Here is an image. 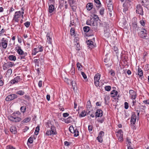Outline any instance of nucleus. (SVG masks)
<instances>
[{
    "label": "nucleus",
    "instance_id": "1",
    "mask_svg": "<svg viewBox=\"0 0 149 149\" xmlns=\"http://www.w3.org/2000/svg\"><path fill=\"white\" fill-rule=\"evenodd\" d=\"M24 8L22 7L21 8V10L16 12L14 15V17L13 20L16 22H18L19 20V19L21 16L22 18L23 17Z\"/></svg>",
    "mask_w": 149,
    "mask_h": 149
},
{
    "label": "nucleus",
    "instance_id": "2",
    "mask_svg": "<svg viewBox=\"0 0 149 149\" xmlns=\"http://www.w3.org/2000/svg\"><path fill=\"white\" fill-rule=\"evenodd\" d=\"M8 118L10 120L14 122H17L20 121L21 120V118L16 117L15 114H12L10 116H8Z\"/></svg>",
    "mask_w": 149,
    "mask_h": 149
},
{
    "label": "nucleus",
    "instance_id": "3",
    "mask_svg": "<svg viewBox=\"0 0 149 149\" xmlns=\"http://www.w3.org/2000/svg\"><path fill=\"white\" fill-rule=\"evenodd\" d=\"M57 134L55 127L54 125H51L50 129L48 130L46 132V134L48 136L51 135H56Z\"/></svg>",
    "mask_w": 149,
    "mask_h": 149
},
{
    "label": "nucleus",
    "instance_id": "4",
    "mask_svg": "<svg viewBox=\"0 0 149 149\" xmlns=\"http://www.w3.org/2000/svg\"><path fill=\"white\" fill-rule=\"evenodd\" d=\"M14 65V63L11 62L4 63L3 65V68L4 70H6L8 68L11 67Z\"/></svg>",
    "mask_w": 149,
    "mask_h": 149
},
{
    "label": "nucleus",
    "instance_id": "5",
    "mask_svg": "<svg viewBox=\"0 0 149 149\" xmlns=\"http://www.w3.org/2000/svg\"><path fill=\"white\" fill-rule=\"evenodd\" d=\"M43 47L41 45H39L37 48H34L32 51V54L35 55L37 53L39 52H41L43 51Z\"/></svg>",
    "mask_w": 149,
    "mask_h": 149
},
{
    "label": "nucleus",
    "instance_id": "6",
    "mask_svg": "<svg viewBox=\"0 0 149 149\" xmlns=\"http://www.w3.org/2000/svg\"><path fill=\"white\" fill-rule=\"evenodd\" d=\"M86 24L87 25L96 26L97 25V22L96 21L94 20V18H91L90 20H88L87 21Z\"/></svg>",
    "mask_w": 149,
    "mask_h": 149
},
{
    "label": "nucleus",
    "instance_id": "7",
    "mask_svg": "<svg viewBox=\"0 0 149 149\" xmlns=\"http://www.w3.org/2000/svg\"><path fill=\"white\" fill-rule=\"evenodd\" d=\"M116 133L117 137L118 138V140L120 141H123V132L122 130H118Z\"/></svg>",
    "mask_w": 149,
    "mask_h": 149
},
{
    "label": "nucleus",
    "instance_id": "8",
    "mask_svg": "<svg viewBox=\"0 0 149 149\" xmlns=\"http://www.w3.org/2000/svg\"><path fill=\"white\" fill-rule=\"evenodd\" d=\"M17 97V95L15 94H12L8 95L6 98L7 101H9L14 99Z\"/></svg>",
    "mask_w": 149,
    "mask_h": 149
},
{
    "label": "nucleus",
    "instance_id": "9",
    "mask_svg": "<svg viewBox=\"0 0 149 149\" xmlns=\"http://www.w3.org/2000/svg\"><path fill=\"white\" fill-rule=\"evenodd\" d=\"M136 13L142 15H143L142 7L140 4L137 5L136 7Z\"/></svg>",
    "mask_w": 149,
    "mask_h": 149
},
{
    "label": "nucleus",
    "instance_id": "10",
    "mask_svg": "<svg viewBox=\"0 0 149 149\" xmlns=\"http://www.w3.org/2000/svg\"><path fill=\"white\" fill-rule=\"evenodd\" d=\"M1 43L4 49H6L8 45V40L7 39H5L3 38L1 39Z\"/></svg>",
    "mask_w": 149,
    "mask_h": 149
},
{
    "label": "nucleus",
    "instance_id": "11",
    "mask_svg": "<svg viewBox=\"0 0 149 149\" xmlns=\"http://www.w3.org/2000/svg\"><path fill=\"white\" fill-rule=\"evenodd\" d=\"M129 93L131 98L133 100H135L136 97V93L134 90H130L129 91Z\"/></svg>",
    "mask_w": 149,
    "mask_h": 149
},
{
    "label": "nucleus",
    "instance_id": "12",
    "mask_svg": "<svg viewBox=\"0 0 149 149\" xmlns=\"http://www.w3.org/2000/svg\"><path fill=\"white\" fill-rule=\"evenodd\" d=\"M104 132L103 131H101L99 133L98 136L97 138V139L100 142L102 143V137L104 136Z\"/></svg>",
    "mask_w": 149,
    "mask_h": 149
},
{
    "label": "nucleus",
    "instance_id": "13",
    "mask_svg": "<svg viewBox=\"0 0 149 149\" xmlns=\"http://www.w3.org/2000/svg\"><path fill=\"white\" fill-rule=\"evenodd\" d=\"M147 31L144 29H143V30L140 32L139 33V36L142 38H145L147 35Z\"/></svg>",
    "mask_w": 149,
    "mask_h": 149
},
{
    "label": "nucleus",
    "instance_id": "14",
    "mask_svg": "<svg viewBox=\"0 0 149 149\" xmlns=\"http://www.w3.org/2000/svg\"><path fill=\"white\" fill-rule=\"evenodd\" d=\"M21 79L20 77L17 76L15 77L12 80L10 81V83L11 84H14L15 83H18L21 80Z\"/></svg>",
    "mask_w": 149,
    "mask_h": 149
},
{
    "label": "nucleus",
    "instance_id": "15",
    "mask_svg": "<svg viewBox=\"0 0 149 149\" xmlns=\"http://www.w3.org/2000/svg\"><path fill=\"white\" fill-rule=\"evenodd\" d=\"M46 37L47 39V42L48 43L50 44L51 46H52V35L51 34L49 33H47L46 36Z\"/></svg>",
    "mask_w": 149,
    "mask_h": 149
},
{
    "label": "nucleus",
    "instance_id": "16",
    "mask_svg": "<svg viewBox=\"0 0 149 149\" xmlns=\"http://www.w3.org/2000/svg\"><path fill=\"white\" fill-rule=\"evenodd\" d=\"M109 3L106 2L107 4V6L108 10L110 11H112L113 10V5H112V1H109Z\"/></svg>",
    "mask_w": 149,
    "mask_h": 149
},
{
    "label": "nucleus",
    "instance_id": "17",
    "mask_svg": "<svg viewBox=\"0 0 149 149\" xmlns=\"http://www.w3.org/2000/svg\"><path fill=\"white\" fill-rule=\"evenodd\" d=\"M136 116L135 114H132L131 119L130 122L132 124H134L136 123Z\"/></svg>",
    "mask_w": 149,
    "mask_h": 149
},
{
    "label": "nucleus",
    "instance_id": "18",
    "mask_svg": "<svg viewBox=\"0 0 149 149\" xmlns=\"http://www.w3.org/2000/svg\"><path fill=\"white\" fill-rule=\"evenodd\" d=\"M10 131L11 132L14 134H16L17 132L16 128L14 126H12L10 127Z\"/></svg>",
    "mask_w": 149,
    "mask_h": 149
},
{
    "label": "nucleus",
    "instance_id": "19",
    "mask_svg": "<svg viewBox=\"0 0 149 149\" xmlns=\"http://www.w3.org/2000/svg\"><path fill=\"white\" fill-rule=\"evenodd\" d=\"M102 115V111L100 110H98L95 112V116L96 117H101Z\"/></svg>",
    "mask_w": 149,
    "mask_h": 149
},
{
    "label": "nucleus",
    "instance_id": "20",
    "mask_svg": "<svg viewBox=\"0 0 149 149\" xmlns=\"http://www.w3.org/2000/svg\"><path fill=\"white\" fill-rule=\"evenodd\" d=\"M118 92L116 90H113L112 91L111 93V97H114L117 96L118 95Z\"/></svg>",
    "mask_w": 149,
    "mask_h": 149
},
{
    "label": "nucleus",
    "instance_id": "21",
    "mask_svg": "<svg viewBox=\"0 0 149 149\" xmlns=\"http://www.w3.org/2000/svg\"><path fill=\"white\" fill-rule=\"evenodd\" d=\"M94 2L95 3V5L98 8H99L101 5L99 0H94Z\"/></svg>",
    "mask_w": 149,
    "mask_h": 149
},
{
    "label": "nucleus",
    "instance_id": "22",
    "mask_svg": "<svg viewBox=\"0 0 149 149\" xmlns=\"http://www.w3.org/2000/svg\"><path fill=\"white\" fill-rule=\"evenodd\" d=\"M93 4L91 3H88L86 5L87 10H90L92 9L93 7Z\"/></svg>",
    "mask_w": 149,
    "mask_h": 149
},
{
    "label": "nucleus",
    "instance_id": "23",
    "mask_svg": "<svg viewBox=\"0 0 149 149\" xmlns=\"http://www.w3.org/2000/svg\"><path fill=\"white\" fill-rule=\"evenodd\" d=\"M16 50L19 55H21L25 53L21 49V47H18V49H16Z\"/></svg>",
    "mask_w": 149,
    "mask_h": 149
},
{
    "label": "nucleus",
    "instance_id": "24",
    "mask_svg": "<svg viewBox=\"0 0 149 149\" xmlns=\"http://www.w3.org/2000/svg\"><path fill=\"white\" fill-rule=\"evenodd\" d=\"M94 38H93V39L92 40H88L87 41V44L89 45H93L94 47H95V46L93 44V42L92 40H93V41H94Z\"/></svg>",
    "mask_w": 149,
    "mask_h": 149
},
{
    "label": "nucleus",
    "instance_id": "25",
    "mask_svg": "<svg viewBox=\"0 0 149 149\" xmlns=\"http://www.w3.org/2000/svg\"><path fill=\"white\" fill-rule=\"evenodd\" d=\"M54 9V6L52 4L50 5L49 7V13H52Z\"/></svg>",
    "mask_w": 149,
    "mask_h": 149
},
{
    "label": "nucleus",
    "instance_id": "26",
    "mask_svg": "<svg viewBox=\"0 0 149 149\" xmlns=\"http://www.w3.org/2000/svg\"><path fill=\"white\" fill-rule=\"evenodd\" d=\"M100 74H96L94 77V81H99L100 78Z\"/></svg>",
    "mask_w": 149,
    "mask_h": 149
},
{
    "label": "nucleus",
    "instance_id": "27",
    "mask_svg": "<svg viewBox=\"0 0 149 149\" xmlns=\"http://www.w3.org/2000/svg\"><path fill=\"white\" fill-rule=\"evenodd\" d=\"M8 58L11 61H15L16 59V56L13 55L9 56Z\"/></svg>",
    "mask_w": 149,
    "mask_h": 149
},
{
    "label": "nucleus",
    "instance_id": "28",
    "mask_svg": "<svg viewBox=\"0 0 149 149\" xmlns=\"http://www.w3.org/2000/svg\"><path fill=\"white\" fill-rule=\"evenodd\" d=\"M138 75L140 77H142L143 75V71L139 67L138 68Z\"/></svg>",
    "mask_w": 149,
    "mask_h": 149
},
{
    "label": "nucleus",
    "instance_id": "29",
    "mask_svg": "<svg viewBox=\"0 0 149 149\" xmlns=\"http://www.w3.org/2000/svg\"><path fill=\"white\" fill-rule=\"evenodd\" d=\"M73 120L71 117L70 116L68 117L65 120V122L67 123H70L72 122Z\"/></svg>",
    "mask_w": 149,
    "mask_h": 149
},
{
    "label": "nucleus",
    "instance_id": "30",
    "mask_svg": "<svg viewBox=\"0 0 149 149\" xmlns=\"http://www.w3.org/2000/svg\"><path fill=\"white\" fill-rule=\"evenodd\" d=\"M12 70L10 68L8 70L6 75L7 76L9 77L11 75V74L12 73Z\"/></svg>",
    "mask_w": 149,
    "mask_h": 149
},
{
    "label": "nucleus",
    "instance_id": "31",
    "mask_svg": "<svg viewBox=\"0 0 149 149\" xmlns=\"http://www.w3.org/2000/svg\"><path fill=\"white\" fill-rule=\"evenodd\" d=\"M31 120V118L30 117H27L25 118L22 122V123H27L29 122Z\"/></svg>",
    "mask_w": 149,
    "mask_h": 149
},
{
    "label": "nucleus",
    "instance_id": "32",
    "mask_svg": "<svg viewBox=\"0 0 149 149\" xmlns=\"http://www.w3.org/2000/svg\"><path fill=\"white\" fill-rule=\"evenodd\" d=\"M86 107L88 110L90 109V108H91V106L90 100H88L87 102Z\"/></svg>",
    "mask_w": 149,
    "mask_h": 149
},
{
    "label": "nucleus",
    "instance_id": "33",
    "mask_svg": "<svg viewBox=\"0 0 149 149\" xmlns=\"http://www.w3.org/2000/svg\"><path fill=\"white\" fill-rule=\"evenodd\" d=\"M86 115V112L84 110L81 112L80 114L79 115V117H83L85 116Z\"/></svg>",
    "mask_w": 149,
    "mask_h": 149
},
{
    "label": "nucleus",
    "instance_id": "34",
    "mask_svg": "<svg viewBox=\"0 0 149 149\" xmlns=\"http://www.w3.org/2000/svg\"><path fill=\"white\" fill-rule=\"evenodd\" d=\"M83 30L85 32H88L90 30V28L88 26H85L83 28Z\"/></svg>",
    "mask_w": 149,
    "mask_h": 149
},
{
    "label": "nucleus",
    "instance_id": "35",
    "mask_svg": "<svg viewBox=\"0 0 149 149\" xmlns=\"http://www.w3.org/2000/svg\"><path fill=\"white\" fill-rule=\"evenodd\" d=\"M16 93L20 95H22L24 94V92L22 91H17Z\"/></svg>",
    "mask_w": 149,
    "mask_h": 149
},
{
    "label": "nucleus",
    "instance_id": "36",
    "mask_svg": "<svg viewBox=\"0 0 149 149\" xmlns=\"http://www.w3.org/2000/svg\"><path fill=\"white\" fill-rule=\"evenodd\" d=\"M70 6L71 7L73 11H75L77 7L75 6L74 3H72L71 5H70Z\"/></svg>",
    "mask_w": 149,
    "mask_h": 149
},
{
    "label": "nucleus",
    "instance_id": "37",
    "mask_svg": "<svg viewBox=\"0 0 149 149\" xmlns=\"http://www.w3.org/2000/svg\"><path fill=\"white\" fill-rule=\"evenodd\" d=\"M27 54L26 52H25L24 54H22L21 55L20 58L21 59H25V57L27 56Z\"/></svg>",
    "mask_w": 149,
    "mask_h": 149
},
{
    "label": "nucleus",
    "instance_id": "38",
    "mask_svg": "<svg viewBox=\"0 0 149 149\" xmlns=\"http://www.w3.org/2000/svg\"><path fill=\"white\" fill-rule=\"evenodd\" d=\"M69 130L72 133H74L75 131L74 128L72 126H70L69 127Z\"/></svg>",
    "mask_w": 149,
    "mask_h": 149
},
{
    "label": "nucleus",
    "instance_id": "39",
    "mask_svg": "<svg viewBox=\"0 0 149 149\" xmlns=\"http://www.w3.org/2000/svg\"><path fill=\"white\" fill-rule=\"evenodd\" d=\"M39 126H38L36 128L35 132V134L36 135H37L38 134V132L39 131Z\"/></svg>",
    "mask_w": 149,
    "mask_h": 149
},
{
    "label": "nucleus",
    "instance_id": "40",
    "mask_svg": "<svg viewBox=\"0 0 149 149\" xmlns=\"http://www.w3.org/2000/svg\"><path fill=\"white\" fill-rule=\"evenodd\" d=\"M60 5L59 6V8H61L63 6V3H64V0H60Z\"/></svg>",
    "mask_w": 149,
    "mask_h": 149
},
{
    "label": "nucleus",
    "instance_id": "41",
    "mask_svg": "<svg viewBox=\"0 0 149 149\" xmlns=\"http://www.w3.org/2000/svg\"><path fill=\"white\" fill-rule=\"evenodd\" d=\"M74 133V136L75 137H76L79 135V132L78 130L76 129H75V131Z\"/></svg>",
    "mask_w": 149,
    "mask_h": 149
},
{
    "label": "nucleus",
    "instance_id": "42",
    "mask_svg": "<svg viewBox=\"0 0 149 149\" xmlns=\"http://www.w3.org/2000/svg\"><path fill=\"white\" fill-rule=\"evenodd\" d=\"M104 8H102L100 9V13L101 15H103L104 13Z\"/></svg>",
    "mask_w": 149,
    "mask_h": 149
},
{
    "label": "nucleus",
    "instance_id": "43",
    "mask_svg": "<svg viewBox=\"0 0 149 149\" xmlns=\"http://www.w3.org/2000/svg\"><path fill=\"white\" fill-rule=\"evenodd\" d=\"M76 46V49L77 50H80V47L79 44L78 43H77L76 44H75Z\"/></svg>",
    "mask_w": 149,
    "mask_h": 149
},
{
    "label": "nucleus",
    "instance_id": "44",
    "mask_svg": "<svg viewBox=\"0 0 149 149\" xmlns=\"http://www.w3.org/2000/svg\"><path fill=\"white\" fill-rule=\"evenodd\" d=\"M105 90L107 91H109L111 89V87L110 86H106L105 87Z\"/></svg>",
    "mask_w": 149,
    "mask_h": 149
},
{
    "label": "nucleus",
    "instance_id": "45",
    "mask_svg": "<svg viewBox=\"0 0 149 149\" xmlns=\"http://www.w3.org/2000/svg\"><path fill=\"white\" fill-rule=\"evenodd\" d=\"M126 3H124L123 4V6L124 7L123 9V11H126L128 10V8L126 6Z\"/></svg>",
    "mask_w": 149,
    "mask_h": 149
},
{
    "label": "nucleus",
    "instance_id": "46",
    "mask_svg": "<svg viewBox=\"0 0 149 149\" xmlns=\"http://www.w3.org/2000/svg\"><path fill=\"white\" fill-rule=\"evenodd\" d=\"M26 109V107L24 106L20 108L21 111L23 113H24Z\"/></svg>",
    "mask_w": 149,
    "mask_h": 149
},
{
    "label": "nucleus",
    "instance_id": "47",
    "mask_svg": "<svg viewBox=\"0 0 149 149\" xmlns=\"http://www.w3.org/2000/svg\"><path fill=\"white\" fill-rule=\"evenodd\" d=\"M93 127L91 125H89L88 126V130L90 132H91L93 130Z\"/></svg>",
    "mask_w": 149,
    "mask_h": 149
},
{
    "label": "nucleus",
    "instance_id": "48",
    "mask_svg": "<svg viewBox=\"0 0 149 149\" xmlns=\"http://www.w3.org/2000/svg\"><path fill=\"white\" fill-rule=\"evenodd\" d=\"M109 72L110 73V74L112 76H114L115 75V73L114 71L112 70H111Z\"/></svg>",
    "mask_w": 149,
    "mask_h": 149
},
{
    "label": "nucleus",
    "instance_id": "49",
    "mask_svg": "<svg viewBox=\"0 0 149 149\" xmlns=\"http://www.w3.org/2000/svg\"><path fill=\"white\" fill-rule=\"evenodd\" d=\"M81 74L82 76H83V77L84 78V79L86 80L87 76H86V74H85V73L84 72H81Z\"/></svg>",
    "mask_w": 149,
    "mask_h": 149
},
{
    "label": "nucleus",
    "instance_id": "50",
    "mask_svg": "<svg viewBox=\"0 0 149 149\" xmlns=\"http://www.w3.org/2000/svg\"><path fill=\"white\" fill-rule=\"evenodd\" d=\"M34 61L36 63V64L38 66V64L40 61L39 59H36L34 60Z\"/></svg>",
    "mask_w": 149,
    "mask_h": 149
},
{
    "label": "nucleus",
    "instance_id": "51",
    "mask_svg": "<svg viewBox=\"0 0 149 149\" xmlns=\"http://www.w3.org/2000/svg\"><path fill=\"white\" fill-rule=\"evenodd\" d=\"M30 22H26L25 23H24V25L26 27H28L30 25Z\"/></svg>",
    "mask_w": 149,
    "mask_h": 149
},
{
    "label": "nucleus",
    "instance_id": "52",
    "mask_svg": "<svg viewBox=\"0 0 149 149\" xmlns=\"http://www.w3.org/2000/svg\"><path fill=\"white\" fill-rule=\"evenodd\" d=\"M28 141L30 143H32L33 142V138L31 137H30L28 139Z\"/></svg>",
    "mask_w": 149,
    "mask_h": 149
},
{
    "label": "nucleus",
    "instance_id": "53",
    "mask_svg": "<svg viewBox=\"0 0 149 149\" xmlns=\"http://www.w3.org/2000/svg\"><path fill=\"white\" fill-rule=\"evenodd\" d=\"M137 23L136 22H134L132 23V26L135 29L137 27Z\"/></svg>",
    "mask_w": 149,
    "mask_h": 149
},
{
    "label": "nucleus",
    "instance_id": "54",
    "mask_svg": "<svg viewBox=\"0 0 149 149\" xmlns=\"http://www.w3.org/2000/svg\"><path fill=\"white\" fill-rule=\"evenodd\" d=\"M70 33L71 35H74V29L72 28L70 31Z\"/></svg>",
    "mask_w": 149,
    "mask_h": 149
},
{
    "label": "nucleus",
    "instance_id": "55",
    "mask_svg": "<svg viewBox=\"0 0 149 149\" xmlns=\"http://www.w3.org/2000/svg\"><path fill=\"white\" fill-rule=\"evenodd\" d=\"M92 18H94V20L95 21H97L99 19V18L97 15H95L94 17Z\"/></svg>",
    "mask_w": 149,
    "mask_h": 149
},
{
    "label": "nucleus",
    "instance_id": "56",
    "mask_svg": "<svg viewBox=\"0 0 149 149\" xmlns=\"http://www.w3.org/2000/svg\"><path fill=\"white\" fill-rule=\"evenodd\" d=\"M125 108L126 109H127L129 107L128 103L127 102H125Z\"/></svg>",
    "mask_w": 149,
    "mask_h": 149
},
{
    "label": "nucleus",
    "instance_id": "57",
    "mask_svg": "<svg viewBox=\"0 0 149 149\" xmlns=\"http://www.w3.org/2000/svg\"><path fill=\"white\" fill-rule=\"evenodd\" d=\"M95 85L97 87L99 85V81H94Z\"/></svg>",
    "mask_w": 149,
    "mask_h": 149
},
{
    "label": "nucleus",
    "instance_id": "58",
    "mask_svg": "<svg viewBox=\"0 0 149 149\" xmlns=\"http://www.w3.org/2000/svg\"><path fill=\"white\" fill-rule=\"evenodd\" d=\"M5 31L4 29H2L1 31H0V36H1L3 33Z\"/></svg>",
    "mask_w": 149,
    "mask_h": 149
},
{
    "label": "nucleus",
    "instance_id": "59",
    "mask_svg": "<svg viewBox=\"0 0 149 149\" xmlns=\"http://www.w3.org/2000/svg\"><path fill=\"white\" fill-rule=\"evenodd\" d=\"M69 114L68 113H64L63 114V116L64 117H66L69 116Z\"/></svg>",
    "mask_w": 149,
    "mask_h": 149
},
{
    "label": "nucleus",
    "instance_id": "60",
    "mask_svg": "<svg viewBox=\"0 0 149 149\" xmlns=\"http://www.w3.org/2000/svg\"><path fill=\"white\" fill-rule=\"evenodd\" d=\"M68 2L70 5H71L72 3H74V0H68Z\"/></svg>",
    "mask_w": 149,
    "mask_h": 149
},
{
    "label": "nucleus",
    "instance_id": "61",
    "mask_svg": "<svg viewBox=\"0 0 149 149\" xmlns=\"http://www.w3.org/2000/svg\"><path fill=\"white\" fill-rule=\"evenodd\" d=\"M42 81H40L38 82V86L40 87H41L42 86Z\"/></svg>",
    "mask_w": 149,
    "mask_h": 149
},
{
    "label": "nucleus",
    "instance_id": "62",
    "mask_svg": "<svg viewBox=\"0 0 149 149\" xmlns=\"http://www.w3.org/2000/svg\"><path fill=\"white\" fill-rule=\"evenodd\" d=\"M127 146H131V142L130 140L127 139Z\"/></svg>",
    "mask_w": 149,
    "mask_h": 149
},
{
    "label": "nucleus",
    "instance_id": "63",
    "mask_svg": "<svg viewBox=\"0 0 149 149\" xmlns=\"http://www.w3.org/2000/svg\"><path fill=\"white\" fill-rule=\"evenodd\" d=\"M140 22L141 24L143 26H144L145 24V22L143 20H141Z\"/></svg>",
    "mask_w": 149,
    "mask_h": 149
},
{
    "label": "nucleus",
    "instance_id": "64",
    "mask_svg": "<svg viewBox=\"0 0 149 149\" xmlns=\"http://www.w3.org/2000/svg\"><path fill=\"white\" fill-rule=\"evenodd\" d=\"M7 147L8 148L10 149H15V148L11 146H7Z\"/></svg>",
    "mask_w": 149,
    "mask_h": 149
}]
</instances>
